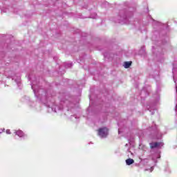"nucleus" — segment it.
<instances>
[{"instance_id":"obj_1","label":"nucleus","mask_w":177,"mask_h":177,"mask_svg":"<svg viewBox=\"0 0 177 177\" xmlns=\"http://www.w3.org/2000/svg\"><path fill=\"white\" fill-rule=\"evenodd\" d=\"M97 132L100 138H106L109 135V129L107 127L101 128L97 130Z\"/></svg>"},{"instance_id":"obj_2","label":"nucleus","mask_w":177,"mask_h":177,"mask_svg":"<svg viewBox=\"0 0 177 177\" xmlns=\"http://www.w3.org/2000/svg\"><path fill=\"white\" fill-rule=\"evenodd\" d=\"M16 135L19 136V138H24L26 135H24V133L21 130H18L16 131Z\"/></svg>"},{"instance_id":"obj_3","label":"nucleus","mask_w":177,"mask_h":177,"mask_svg":"<svg viewBox=\"0 0 177 177\" xmlns=\"http://www.w3.org/2000/svg\"><path fill=\"white\" fill-rule=\"evenodd\" d=\"M160 144L158 142H151L149 144L151 149H156V147H158Z\"/></svg>"},{"instance_id":"obj_4","label":"nucleus","mask_w":177,"mask_h":177,"mask_svg":"<svg viewBox=\"0 0 177 177\" xmlns=\"http://www.w3.org/2000/svg\"><path fill=\"white\" fill-rule=\"evenodd\" d=\"M130 66H132V62H124V68H129Z\"/></svg>"},{"instance_id":"obj_5","label":"nucleus","mask_w":177,"mask_h":177,"mask_svg":"<svg viewBox=\"0 0 177 177\" xmlns=\"http://www.w3.org/2000/svg\"><path fill=\"white\" fill-rule=\"evenodd\" d=\"M133 162H135V160H133V159L129 158V159L126 160L127 165H132V164H133Z\"/></svg>"},{"instance_id":"obj_6","label":"nucleus","mask_w":177,"mask_h":177,"mask_svg":"<svg viewBox=\"0 0 177 177\" xmlns=\"http://www.w3.org/2000/svg\"><path fill=\"white\" fill-rule=\"evenodd\" d=\"M6 132L7 135H10V133H11L10 129H7V130L6 131Z\"/></svg>"}]
</instances>
